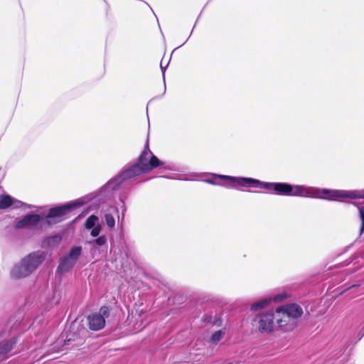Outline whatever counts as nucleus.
I'll use <instances>...</instances> for the list:
<instances>
[{"mask_svg":"<svg viewBox=\"0 0 364 364\" xmlns=\"http://www.w3.org/2000/svg\"><path fill=\"white\" fill-rule=\"evenodd\" d=\"M84 341H83V338H80L79 341H77V343L76 344H75V346H79V345H82Z\"/></svg>","mask_w":364,"mask_h":364,"instance_id":"nucleus-26","label":"nucleus"},{"mask_svg":"<svg viewBox=\"0 0 364 364\" xmlns=\"http://www.w3.org/2000/svg\"><path fill=\"white\" fill-rule=\"evenodd\" d=\"M98 220V217L95 215H91L89 216L85 223V228L87 230H90L95 227L96 222Z\"/></svg>","mask_w":364,"mask_h":364,"instance_id":"nucleus-17","label":"nucleus"},{"mask_svg":"<svg viewBox=\"0 0 364 364\" xmlns=\"http://www.w3.org/2000/svg\"><path fill=\"white\" fill-rule=\"evenodd\" d=\"M11 206H13V208L15 209H18L21 207H25L28 209H32V208H36V206H34V205L27 204L26 203H23V202L18 200L17 199H15V198H14V203L12 204Z\"/></svg>","mask_w":364,"mask_h":364,"instance_id":"nucleus-19","label":"nucleus"},{"mask_svg":"<svg viewBox=\"0 0 364 364\" xmlns=\"http://www.w3.org/2000/svg\"><path fill=\"white\" fill-rule=\"evenodd\" d=\"M349 289L348 288L346 289L345 290H343V292H345L346 290Z\"/></svg>","mask_w":364,"mask_h":364,"instance_id":"nucleus-29","label":"nucleus"},{"mask_svg":"<svg viewBox=\"0 0 364 364\" xmlns=\"http://www.w3.org/2000/svg\"><path fill=\"white\" fill-rule=\"evenodd\" d=\"M109 181L104 185L97 193H94V196L90 198L91 200H93V203H96V207L98 208L101 203H104L106 201L112 199L114 197V192L115 191H119V200L122 203L120 208L122 209V217L124 215V213L127 210L125 201L127 199L129 193L136 184V183H129V185H119L116 187L113 186H107Z\"/></svg>","mask_w":364,"mask_h":364,"instance_id":"nucleus-5","label":"nucleus"},{"mask_svg":"<svg viewBox=\"0 0 364 364\" xmlns=\"http://www.w3.org/2000/svg\"><path fill=\"white\" fill-rule=\"evenodd\" d=\"M72 341H75V338H71V337H70V338H67V339L65 341V345H68V344H70V343Z\"/></svg>","mask_w":364,"mask_h":364,"instance_id":"nucleus-25","label":"nucleus"},{"mask_svg":"<svg viewBox=\"0 0 364 364\" xmlns=\"http://www.w3.org/2000/svg\"><path fill=\"white\" fill-rule=\"evenodd\" d=\"M359 216L361 220V226L360 229V234L362 235L364 232V206L358 208Z\"/></svg>","mask_w":364,"mask_h":364,"instance_id":"nucleus-22","label":"nucleus"},{"mask_svg":"<svg viewBox=\"0 0 364 364\" xmlns=\"http://www.w3.org/2000/svg\"><path fill=\"white\" fill-rule=\"evenodd\" d=\"M277 314V323L280 330L283 331H289L296 327L297 323L296 321L289 318V316H287L283 312Z\"/></svg>","mask_w":364,"mask_h":364,"instance_id":"nucleus-10","label":"nucleus"},{"mask_svg":"<svg viewBox=\"0 0 364 364\" xmlns=\"http://www.w3.org/2000/svg\"><path fill=\"white\" fill-rule=\"evenodd\" d=\"M157 167H162L170 171H175L173 163L164 162L159 160L149 149L148 141L137 158L136 161L128 164L113 178L109 181L107 186L116 187L119 185H129L135 183L134 178L143 174L149 173Z\"/></svg>","mask_w":364,"mask_h":364,"instance_id":"nucleus-2","label":"nucleus"},{"mask_svg":"<svg viewBox=\"0 0 364 364\" xmlns=\"http://www.w3.org/2000/svg\"><path fill=\"white\" fill-rule=\"evenodd\" d=\"M82 254V247L80 246H74L73 247L68 255L65 256L70 259L72 261L77 263L79 257Z\"/></svg>","mask_w":364,"mask_h":364,"instance_id":"nucleus-15","label":"nucleus"},{"mask_svg":"<svg viewBox=\"0 0 364 364\" xmlns=\"http://www.w3.org/2000/svg\"><path fill=\"white\" fill-rule=\"evenodd\" d=\"M271 303V298L265 297L260 300L252 304L250 309L251 311H256L267 306Z\"/></svg>","mask_w":364,"mask_h":364,"instance_id":"nucleus-13","label":"nucleus"},{"mask_svg":"<svg viewBox=\"0 0 364 364\" xmlns=\"http://www.w3.org/2000/svg\"><path fill=\"white\" fill-rule=\"evenodd\" d=\"M92 249L107 245V240L105 235H102L94 240L87 242Z\"/></svg>","mask_w":364,"mask_h":364,"instance_id":"nucleus-14","label":"nucleus"},{"mask_svg":"<svg viewBox=\"0 0 364 364\" xmlns=\"http://www.w3.org/2000/svg\"><path fill=\"white\" fill-rule=\"evenodd\" d=\"M283 312L289 318L296 321L303 314V309L297 304H289L277 309V313Z\"/></svg>","mask_w":364,"mask_h":364,"instance_id":"nucleus-9","label":"nucleus"},{"mask_svg":"<svg viewBox=\"0 0 364 364\" xmlns=\"http://www.w3.org/2000/svg\"><path fill=\"white\" fill-rule=\"evenodd\" d=\"M356 287H357V285L353 284V285L350 286V287H348V289H354V288H356Z\"/></svg>","mask_w":364,"mask_h":364,"instance_id":"nucleus-27","label":"nucleus"},{"mask_svg":"<svg viewBox=\"0 0 364 364\" xmlns=\"http://www.w3.org/2000/svg\"><path fill=\"white\" fill-rule=\"evenodd\" d=\"M224 335V332L222 330H218L214 332L210 338V343H217L221 340Z\"/></svg>","mask_w":364,"mask_h":364,"instance_id":"nucleus-20","label":"nucleus"},{"mask_svg":"<svg viewBox=\"0 0 364 364\" xmlns=\"http://www.w3.org/2000/svg\"><path fill=\"white\" fill-rule=\"evenodd\" d=\"M161 72H162V75H163V79H164V81L165 82V70L167 68V65L164 67L162 65V63H161Z\"/></svg>","mask_w":364,"mask_h":364,"instance_id":"nucleus-24","label":"nucleus"},{"mask_svg":"<svg viewBox=\"0 0 364 364\" xmlns=\"http://www.w3.org/2000/svg\"><path fill=\"white\" fill-rule=\"evenodd\" d=\"M267 191L279 196L311 198L327 200L343 201L344 199H364V189L338 190L320 188L305 185H292L284 182H269Z\"/></svg>","mask_w":364,"mask_h":364,"instance_id":"nucleus-1","label":"nucleus"},{"mask_svg":"<svg viewBox=\"0 0 364 364\" xmlns=\"http://www.w3.org/2000/svg\"><path fill=\"white\" fill-rule=\"evenodd\" d=\"M90 235L93 237H97L99 236L101 232V226L100 225H96L93 228L91 229Z\"/></svg>","mask_w":364,"mask_h":364,"instance_id":"nucleus-23","label":"nucleus"},{"mask_svg":"<svg viewBox=\"0 0 364 364\" xmlns=\"http://www.w3.org/2000/svg\"><path fill=\"white\" fill-rule=\"evenodd\" d=\"M14 203V198L11 196L4 194L0 196V210L6 209Z\"/></svg>","mask_w":364,"mask_h":364,"instance_id":"nucleus-16","label":"nucleus"},{"mask_svg":"<svg viewBox=\"0 0 364 364\" xmlns=\"http://www.w3.org/2000/svg\"><path fill=\"white\" fill-rule=\"evenodd\" d=\"M363 336H364V331L360 334V336L358 339L360 340L363 338Z\"/></svg>","mask_w":364,"mask_h":364,"instance_id":"nucleus-28","label":"nucleus"},{"mask_svg":"<svg viewBox=\"0 0 364 364\" xmlns=\"http://www.w3.org/2000/svg\"><path fill=\"white\" fill-rule=\"evenodd\" d=\"M46 254L43 251H36L23 258L21 262L15 265L11 272V277L21 279L30 275L45 259Z\"/></svg>","mask_w":364,"mask_h":364,"instance_id":"nucleus-6","label":"nucleus"},{"mask_svg":"<svg viewBox=\"0 0 364 364\" xmlns=\"http://www.w3.org/2000/svg\"><path fill=\"white\" fill-rule=\"evenodd\" d=\"M105 220L106 222L107 225L109 228H113L115 225V220L113 215L110 213H106L105 215Z\"/></svg>","mask_w":364,"mask_h":364,"instance_id":"nucleus-21","label":"nucleus"},{"mask_svg":"<svg viewBox=\"0 0 364 364\" xmlns=\"http://www.w3.org/2000/svg\"><path fill=\"white\" fill-rule=\"evenodd\" d=\"M274 314L272 311L258 315L255 321L259 324V331L261 333H269L273 330Z\"/></svg>","mask_w":364,"mask_h":364,"instance_id":"nucleus-8","label":"nucleus"},{"mask_svg":"<svg viewBox=\"0 0 364 364\" xmlns=\"http://www.w3.org/2000/svg\"><path fill=\"white\" fill-rule=\"evenodd\" d=\"M289 296L290 295L286 292H281L273 296H269V298H271V302L274 301L275 303H279L287 299L288 297H289Z\"/></svg>","mask_w":364,"mask_h":364,"instance_id":"nucleus-18","label":"nucleus"},{"mask_svg":"<svg viewBox=\"0 0 364 364\" xmlns=\"http://www.w3.org/2000/svg\"><path fill=\"white\" fill-rule=\"evenodd\" d=\"M109 315L108 306H103L100 309L99 313L92 314L88 316L89 327L93 331H99L105 325V318Z\"/></svg>","mask_w":364,"mask_h":364,"instance_id":"nucleus-7","label":"nucleus"},{"mask_svg":"<svg viewBox=\"0 0 364 364\" xmlns=\"http://www.w3.org/2000/svg\"><path fill=\"white\" fill-rule=\"evenodd\" d=\"M75 262L72 261L65 255L60 258L57 268V272L60 274H65L70 271L75 265Z\"/></svg>","mask_w":364,"mask_h":364,"instance_id":"nucleus-11","label":"nucleus"},{"mask_svg":"<svg viewBox=\"0 0 364 364\" xmlns=\"http://www.w3.org/2000/svg\"><path fill=\"white\" fill-rule=\"evenodd\" d=\"M85 203V198H79L63 205L52 208L45 218L38 214H27L17 221L16 228L32 231L41 230L45 225H52L61 222L70 210L81 206Z\"/></svg>","mask_w":364,"mask_h":364,"instance_id":"nucleus-3","label":"nucleus"},{"mask_svg":"<svg viewBox=\"0 0 364 364\" xmlns=\"http://www.w3.org/2000/svg\"><path fill=\"white\" fill-rule=\"evenodd\" d=\"M16 343V338L0 343V360L7 358Z\"/></svg>","mask_w":364,"mask_h":364,"instance_id":"nucleus-12","label":"nucleus"},{"mask_svg":"<svg viewBox=\"0 0 364 364\" xmlns=\"http://www.w3.org/2000/svg\"><path fill=\"white\" fill-rule=\"evenodd\" d=\"M213 178L204 179L203 181L215 186H220L228 189H235L238 187L255 188L267 191L265 185L269 182L261 181L258 179L248 177L231 176L227 175L211 173Z\"/></svg>","mask_w":364,"mask_h":364,"instance_id":"nucleus-4","label":"nucleus"}]
</instances>
